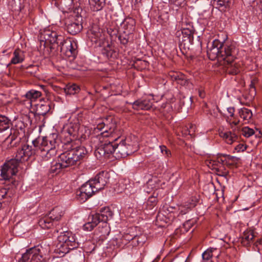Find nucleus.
Masks as SVG:
<instances>
[{
	"label": "nucleus",
	"instance_id": "2",
	"mask_svg": "<svg viewBox=\"0 0 262 262\" xmlns=\"http://www.w3.org/2000/svg\"><path fill=\"white\" fill-rule=\"evenodd\" d=\"M107 173L102 171L83 184L77 193L78 199L81 202H84L91 197L95 192L104 188L107 183Z\"/></svg>",
	"mask_w": 262,
	"mask_h": 262
},
{
	"label": "nucleus",
	"instance_id": "57",
	"mask_svg": "<svg viewBox=\"0 0 262 262\" xmlns=\"http://www.w3.org/2000/svg\"><path fill=\"white\" fill-rule=\"evenodd\" d=\"M157 202V199L154 196H150L148 200L147 203H151L152 205H155Z\"/></svg>",
	"mask_w": 262,
	"mask_h": 262
},
{
	"label": "nucleus",
	"instance_id": "27",
	"mask_svg": "<svg viewBox=\"0 0 262 262\" xmlns=\"http://www.w3.org/2000/svg\"><path fill=\"white\" fill-rule=\"evenodd\" d=\"M91 9L94 11L102 9L105 4V0H89Z\"/></svg>",
	"mask_w": 262,
	"mask_h": 262
},
{
	"label": "nucleus",
	"instance_id": "23",
	"mask_svg": "<svg viewBox=\"0 0 262 262\" xmlns=\"http://www.w3.org/2000/svg\"><path fill=\"white\" fill-rule=\"evenodd\" d=\"M135 20L132 18L126 19L122 23V28L125 33L133 34L135 29Z\"/></svg>",
	"mask_w": 262,
	"mask_h": 262
},
{
	"label": "nucleus",
	"instance_id": "19",
	"mask_svg": "<svg viewBox=\"0 0 262 262\" xmlns=\"http://www.w3.org/2000/svg\"><path fill=\"white\" fill-rule=\"evenodd\" d=\"M89 37L91 41L97 43L103 38L102 32L97 26H93L88 32Z\"/></svg>",
	"mask_w": 262,
	"mask_h": 262
},
{
	"label": "nucleus",
	"instance_id": "42",
	"mask_svg": "<svg viewBox=\"0 0 262 262\" xmlns=\"http://www.w3.org/2000/svg\"><path fill=\"white\" fill-rule=\"evenodd\" d=\"M95 155L97 158H101L102 157H108L102 145L95 150Z\"/></svg>",
	"mask_w": 262,
	"mask_h": 262
},
{
	"label": "nucleus",
	"instance_id": "54",
	"mask_svg": "<svg viewBox=\"0 0 262 262\" xmlns=\"http://www.w3.org/2000/svg\"><path fill=\"white\" fill-rule=\"evenodd\" d=\"M171 3L177 6H181L185 4V0H169Z\"/></svg>",
	"mask_w": 262,
	"mask_h": 262
},
{
	"label": "nucleus",
	"instance_id": "22",
	"mask_svg": "<svg viewBox=\"0 0 262 262\" xmlns=\"http://www.w3.org/2000/svg\"><path fill=\"white\" fill-rule=\"evenodd\" d=\"M220 254V251L215 248H209L202 254V258L204 262H212V257L216 255L218 257Z\"/></svg>",
	"mask_w": 262,
	"mask_h": 262
},
{
	"label": "nucleus",
	"instance_id": "24",
	"mask_svg": "<svg viewBox=\"0 0 262 262\" xmlns=\"http://www.w3.org/2000/svg\"><path fill=\"white\" fill-rule=\"evenodd\" d=\"M172 81H175L177 83L184 85L187 83L185 76L180 73L170 72L169 74Z\"/></svg>",
	"mask_w": 262,
	"mask_h": 262
},
{
	"label": "nucleus",
	"instance_id": "17",
	"mask_svg": "<svg viewBox=\"0 0 262 262\" xmlns=\"http://www.w3.org/2000/svg\"><path fill=\"white\" fill-rule=\"evenodd\" d=\"M152 99L147 97L139 99L132 104L134 110H148L152 107Z\"/></svg>",
	"mask_w": 262,
	"mask_h": 262
},
{
	"label": "nucleus",
	"instance_id": "36",
	"mask_svg": "<svg viewBox=\"0 0 262 262\" xmlns=\"http://www.w3.org/2000/svg\"><path fill=\"white\" fill-rule=\"evenodd\" d=\"M102 225L98 227V230L100 234V236L105 237L108 235L110 232L109 228L107 224V222H101Z\"/></svg>",
	"mask_w": 262,
	"mask_h": 262
},
{
	"label": "nucleus",
	"instance_id": "9",
	"mask_svg": "<svg viewBox=\"0 0 262 262\" xmlns=\"http://www.w3.org/2000/svg\"><path fill=\"white\" fill-rule=\"evenodd\" d=\"M58 241V246L63 250H67L68 252L70 250L74 249L78 247V243L76 242L75 236L71 231H63L60 235L57 236Z\"/></svg>",
	"mask_w": 262,
	"mask_h": 262
},
{
	"label": "nucleus",
	"instance_id": "44",
	"mask_svg": "<svg viewBox=\"0 0 262 262\" xmlns=\"http://www.w3.org/2000/svg\"><path fill=\"white\" fill-rule=\"evenodd\" d=\"M237 161L236 157L230 155H226L225 164L227 166H231L234 165Z\"/></svg>",
	"mask_w": 262,
	"mask_h": 262
},
{
	"label": "nucleus",
	"instance_id": "7",
	"mask_svg": "<svg viewBox=\"0 0 262 262\" xmlns=\"http://www.w3.org/2000/svg\"><path fill=\"white\" fill-rule=\"evenodd\" d=\"M63 36L61 35H58L55 31L50 30H45L41 34L40 43H43V46L50 45V48L51 51H58L59 44L62 40Z\"/></svg>",
	"mask_w": 262,
	"mask_h": 262
},
{
	"label": "nucleus",
	"instance_id": "52",
	"mask_svg": "<svg viewBox=\"0 0 262 262\" xmlns=\"http://www.w3.org/2000/svg\"><path fill=\"white\" fill-rule=\"evenodd\" d=\"M160 148L161 152L167 157H168L171 154L169 150L164 145L160 146Z\"/></svg>",
	"mask_w": 262,
	"mask_h": 262
},
{
	"label": "nucleus",
	"instance_id": "60",
	"mask_svg": "<svg viewBox=\"0 0 262 262\" xmlns=\"http://www.w3.org/2000/svg\"><path fill=\"white\" fill-rule=\"evenodd\" d=\"M218 172V174L221 176L223 177H226L229 174V171H224V172H223V171H217Z\"/></svg>",
	"mask_w": 262,
	"mask_h": 262
},
{
	"label": "nucleus",
	"instance_id": "33",
	"mask_svg": "<svg viewBox=\"0 0 262 262\" xmlns=\"http://www.w3.org/2000/svg\"><path fill=\"white\" fill-rule=\"evenodd\" d=\"M79 87L76 84H67L64 88V91L66 94L74 95L79 91Z\"/></svg>",
	"mask_w": 262,
	"mask_h": 262
},
{
	"label": "nucleus",
	"instance_id": "6",
	"mask_svg": "<svg viewBox=\"0 0 262 262\" xmlns=\"http://www.w3.org/2000/svg\"><path fill=\"white\" fill-rule=\"evenodd\" d=\"M113 216V213L108 207L102 208L99 213H95L89 217V222L83 226V229L85 231H91L100 222H107Z\"/></svg>",
	"mask_w": 262,
	"mask_h": 262
},
{
	"label": "nucleus",
	"instance_id": "18",
	"mask_svg": "<svg viewBox=\"0 0 262 262\" xmlns=\"http://www.w3.org/2000/svg\"><path fill=\"white\" fill-rule=\"evenodd\" d=\"M235 49H234V56H235ZM235 57H233V59L232 61L228 63L227 62H225L223 61V64L225 66L226 68V71L227 73L230 75H236L240 71L239 70V66L236 63L234 62Z\"/></svg>",
	"mask_w": 262,
	"mask_h": 262
},
{
	"label": "nucleus",
	"instance_id": "47",
	"mask_svg": "<svg viewBox=\"0 0 262 262\" xmlns=\"http://www.w3.org/2000/svg\"><path fill=\"white\" fill-rule=\"evenodd\" d=\"M195 128V126L191 124L189 125V127H186L182 132H184L185 135H189L190 136H192L194 134Z\"/></svg>",
	"mask_w": 262,
	"mask_h": 262
},
{
	"label": "nucleus",
	"instance_id": "21",
	"mask_svg": "<svg viewBox=\"0 0 262 262\" xmlns=\"http://www.w3.org/2000/svg\"><path fill=\"white\" fill-rule=\"evenodd\" d=\"M119 141V138L112 139L109 140L108 142L106 141L105 142L102 144L106 154L109 157L110 154L115 153L116 154V148L117 145V142Z\"/></svg>",
	"mask_w": 262,
	"mask_h": 262
},
{
	"label": "nucleus",
	"instance_id": "34",
	"mask_svg": "<svg viewBox=\"0 0 262 262\" xmlns=\"http://www.w3.org/2000/svg\"><path fill=\"white\" fill-rule=\"evenodd\" d=\"M41 95V93L40 92L35 90H31L25 94V96L26 98L31 100V101H33L40 97Z\"/></svg>",
	"mask_w": 262,
	"mask_h": 262
},
{
	"label": "nucleus",
	"instance_id": "51",
	"mask_svg": "<svg viewBox=\"0 0 262 262\" xmlns=\"http://www.w3.org/2000/svg\"><path fill=\"white\" fill-rule=\"evenodd\" d=\"M73 3V0H61L59 3V6L62 5L66 7L71 8Z\"/></svg>",
	"mask_w": 262,
	"mask_h": 262
},
{
	"label": "nucleus",
	"instance_id": "20",
	"mask_svg": "<svg viewBox=\"0 0 262 262\" xmlns=\"http://www.w3.org/2000/svg\"><path fill=\"white\" fill-rule=\"evenodd\" d=\"M178 38L179 47L181 50H189L193 42V37L177 35Z\"/></svg>",
	"mask_w": 262,
	"mask_h": 262
},
{
	"label": "nucleus",
	"instance_id": "64",
	"mask_svg": "<svg viewBox=\"0 0 262 262\" xmlns=\"http://www.w3.org/2000/svg\"><path fill=\"white\" fill-rule=\"evenodd\" d=\"M239 123V121H232L231 123V127L233 128V125L234 126H236Z\"/></svg>",
	"mask_w": 262,
	"mask_h": 262
},
{
	"label": "nucleus",
	"instance_id": "8",
	"mask_svg": "<svg viewBox=\"0 0 262 262\" xmlns=\"http://www.w3.org/2000/svg\"><path fill=\"white\" fill-rule=\"evenodd\" d=\"M64 210L61 206H56L50 211L49 213L38 221L39 226L42 229H50L53 225V222L59 220L63 215Z\"/></svg>",
	"mask_w": 262,
	"mask_h": 262
},
{
	"label": "nucleus",
	"instance_id": "62",
	"mask_svg": "<svg viewBox=\"0 0 262 262\" xmlns=\"http://www.w3.org/2000/svg\"><path fill=\"white\" fill-rule=\"evenodd\" d=\"M199 95L200 98H204L205 96V93L204 91L202 90H199L198 91Z\"/></svg>",
	"mask_w": 262,
	"mask_h": 262
},
{
	"label": "nucleus",
	"instance_id": "40",
	"mask_svg": "<svg viewBox=\"0 0 262 262\" xmlns=\"http://www.w3.org/2000/svg\"><path fill=\"white\" fill-rule=\"evenodd\" d=\"M231 0H217L216 5L221 11H225L229 7Z\"/></svg>",
	"mask_w": 262,
	"mask_h": 262
},
{
	"label": "nucleus",
	"instance_id": "1",
	"mask_svg": "<svg viewBox=\"0 0 262 262\" xmlns=\"http://www.w3.org/2000/svg\"><path fill=\"white\" fill-rule=\"evenodd\" d=\"M62 147L64 151L58 156L57 161L51 164L50 172L53 174H57L63 169L76 164L88 153L84 147L78 145L72 140L67 141Z\"/></svg>",
	"mask_w": 262,
	"mask_h": 262
},
{
	"label": "nucleus",
	"instance_id": "46",
	"mask_svg": "<svg viewBox=\"0 0 262 262\" xmlns=\"http://www.w3.org/2000/svg\"><path fill=\"white\" fill-rule=\"evenodd\" d=\"M194 31L190 30H180L176 33L177 35L184 36L185 37H193Z\"/></svg>",
	"mask_w": 262,
	"mask_h": 262
},
{
	"label": "nucleus",
	"instance_id": "4",
	"mask_svg": "<svg viewBox=\"0 0 262 262\" xmlns=\"http://www.w3.org/2000/svg\"><path fill=\"white\" fill-rule=\"evenodd\" d=\"M57 138V135L53 134L41 139L38 138L33 140L35 145H40L37 154L42 160L48 161L56 156L58 146Z\"/></svg>",
	"mask_w": 262,
	"mask_h": 262
},
{
	"label": "nucleus",
	"instance_id": "12",
	"mask_svg": "<svg viewBox=\"0 0 262 262\" xmlns=\"http://www.w3.org/2000/svg\"><path fill=\"white\" fill-rule=\"evenodd\" d=\"M33 145H29L27 144L23 145L20 149H19L14 158L19 163L27 161L31 156L37 154V150L40 145H35L33 141Z\"/></svg>",
	"mask_w": 262,
	"mask_h": 262
},
{
	"label": "nucleus",
	"instance_id": "39",
	"mask_svg": "<svg viewBox=\"0 0 262 262\" xmlns=\"http://www.w3.org/2000/svg\"><path fill=\"white\" fill-rule=\"evenodd\" d=\"M180 26L181 27L180 30L189 29L191 31H194L192 23L188 22L186 19H182V21L180 23Z\"/></svg>",
	"mask_w": 262,
	"mask_h": 262
},
{
	"label": "nucleus",
	"instance_id": "15",
	"mask_svg": "<svg viewBox=\"0 0 262 262\" xmlns=\"http://www.w3.org/2000/svg\"><path fill=\"white\" fill-rule=\"evenodd\" d=\"M82 20L81 16L76 15V17H72L71 19L67 20L68 32L72 35H75L80 32L82 29Z\"/></svg>",
	"mask_w": 262,
	"mask_h": 262
},
{
	"label": "nucleus",
	"instance_id": "48",
	"mask_svg": "<svg viewBox=\"0 0 262 262\" xmlns=\"http://www.w3.org/2000/svg\"><path fill=\"white\" fill-rule=\"evenodd\" d=\"M206 164L207 165L211 168L212 169H215L216 170V167L220 166L221 164L219 163L217 159H211L210 160H208L206 161Z\"/></svg>",
	"mask_w": 262,
	"mask_h": 262
},
{
	"label": "nucleus",
	"instance_id": "29",
	"mask_svg": "<svg viewBox=\"0 0 262 262\" xmlns=\"http://www.w3.org/2000/svg\"><path fill=\"white\" fill-rule=\"evenodd\" d=\"M254 237L253 231L246 230L243 233L242 243L244 245L247 246L250 244V242L254 238Z\"/></svg>",
	"mask_w": 262,
	"mask_h": 262
},
{
	"label": "nucleus",
	"instance_id": "13",
	"mask_svg": "<svg viewBox=\"0 0 262 262\" xmlns=\"http://www.w3.org/2000/svg\"><path fill=\"white\" fill-rule=\"evenodd\" d=\"M117 125L116 121L112 117L104 119L102 122L99 123L96 127L94 128L95 133L101 132L100 136L103 137H110L116 130Z\"/></svg>",
	"mask_w": 262,
	"mask_h": 262
},
{
	"label": "nucleus",
	"instance_id": "10",
	"mask_svg": "<svg viewBox=\"0 0 262 262\" xmlns=\"http://www.w3.org/2000/svg\"><path fill=\"white\" fill-rule=\"evenodd\" d=\"M77 41L72 38L64 39L59 44V49L61 53L68 58L74 59L78 53Z\"/></svg>",
	"mask_w": 262,
	"mask_h": 262
},
{
	"label": "nucleus",
	"instance_id": "35",
	"mask_svg": "<svg viewBox=\"0 0 262 262\" xmlns=\"http://www.w3.org/2000/svg\"><path fill=\"white\" fill-rule=\"evenodd\" d=\"M118 26L116 23L112 22V25H110L107 28V33L113 38L116 37L118 33Z\"/></svg>",
	"mask_w": 262,
	"mask_h": 262
},
{
	"label": "nucleus",
	"instance_id": "55",
	"mask_svg": "<svg viewBox=\"0 0 262 262\" xmlns=\"http://www.w3.org/2000/svg\"><path fill=\"white\" fill-rule=\"evenodd\" d=\"M63 132L67 133L70 136H75L74 133V129L72 127V126H68L67 128H64Z\"/></svg>",
	"mask_w": 262,
	"mask_h": 262
},
{
	"label": "nucleus",
	"instance_id": "14",
	"mask_svg": "<svg viewBox=\"0 0 262 262\" xmlns=\"http://www.w3.org/2000/svg\"><path fill=\"white\" fill-rule=\"evenodd\" d=\"M19 162L15 159H12L6 162L1 169V176L5 180H9L17 172Z\"/></svg>",
	"mask_w": 262,
	"mask_h": 262
},
{
	"label": "nucleus",
	"instance_id": "31",
	"mask_svg": "<svg viewBox=\"0 0 262 262\" xmlns=\"http://www.w3.org/2000/svg\"><path fill=\"white\" fill-rule=\"evenodd\" d=\"M133 34H129V33L123 32V33L119 36L118 38L121 44L126 46L128 42L133 41Z\"/></svg>",
	"mask_w": 262,
	"mask_h": 262
},
{
	"label": "nucleus",
	"instance_id": "45",
	"mask_svg": "<svg viewBox=\"0 0 262 262\" xmlns=\"http://www.w3.org/2000/svg\"><path fill=\"white\" fill-rule=\"evenodd\" d=\"M9 190V188H2L0 189V204H2L4 202L3 201L4 199H7L8 196L10 197V195H8Z\"/></svg>",
	"mask_w": 262,
	"mask_h": 262
},
{
	"label": "nucleus",
	"instance_id": "56",
	"mask_svg": "<svg viewBox=\"0 0 262 262\" xmlns=\"http://www.w3.org/2000/svg\"><path fill=\"white\" fill-rule=\"evenodd\" d=\"M58 231L56 229H52L50 232L48 234L49 237H53L57 236Z\"/></svg>",
	"mask_w": 262,
	"mask_h": 262
},
{
	"label": "nucleus",
	"instance_id": "41",
	"mask_svg": "<svg viewBox=\"0 0 262 262\" xmlns=\"http://www.w3.org/2000/svg\"><path fill=\"white\" fill-rule=\"evenodd\" d=\"M101 52L102 54L107 58L113 57L114 54H115V52L112 49L109 45H107L106 48H104Z\"/></svg>",
	"mask_w": 262,
	"mask_h": 262
},
{
	"label": "nucleus",
	"instance_id": "63",
	"mask_svg": "<svg viewBox=\"0 0 262 262\" xmlns=\"http://www.w3.org/2000/svg\"><path fill=\"white\" fill-rule=\"evenodd\" d=\"M258 245L262 246V238H260L258 239L255 243V246L257 247L258 250H259V248L258 247Z\"/></svg>",
	"mask_w": 262,
	"mask_h": 262
},
{
	"label": "nucleus",
	"instance_id": "50",
	"mask_svg": "<svg viewBox=\"0 0 262 262\" xmlns=\"http://www.w3.org/2000/svg\"><path fill=\"white\" fill-rule=\"evenodd\" d=\"M162 209L165 212H168V213H174L176 208L175 207L165 205L163 207Z\"/></svg>",
	"mask_w": 262,
	"mask_h": 262
},
{
	"label": "nucleus",
	"instance_id": "37",
	"mask_svg": "<svg viewBox=\"0 0 262 262\" xmlns=\"http://www.w3.org/2000/svg\"><path fill=\"white\" fill-rule=\"evenodd\" d=\"M238 133L240 135H243L246 138H249L254 135V130L252 128L245 126L239 130Z\"/></svg>",
	"mask_w": 262,
	"mask_h": 262
},
{
	"label": "nucleus",
	"instance_id": "5",
	"mask_svg": "<svg viewBox=\"0 0 262 262\" xmlns=\"http://www.w3.org/2000/svg\"><path fill=\"white\" fill-rule=\"evenodd\" d=\"M50 251L49 245H38L27 249L18 262H47Z\"/></svg>",
	"mask_w": 262,
	"mask_h": 262
},
{
	"label": "nucleus",
	"instance_id": "43",
	"mask_svg": "<svg viewBox=\"0 0 262 262\" xmlns=\"http://www.w3.org/2000/svg\"><path fill=\"white\" fill-rule=\"evenodd\" d=\"M38 70V68L36 66L30 65L27 67L26 69V73L33 76H35Z\"/></svg>",
	"mask_w": 262,
	"mask_h": 262
},
{
	"label": "nucleus",
	"instance_id": "38",
	"mask_svg": "<svg viewBox=\"0 0 262 262\" xmlns=\"http://www.w3.org/2000/svg\"><path fill=\"white\" fill-rule=\"evenodd\" d=\"M50 110L49 104H41L37 107V112L39 115H45Z\"/></svg>",
	"mask_w": 262,
	"mask_h": 262
},
{
	"label": "nucleus",
	"instance_id": "49",
	"mask_svg": "<svg viewBox=\"0 0 262 262\" xmlns=\"http://www.w3.org/2000/svg\"><path fill=\"white\" fill-rule=\"evenodd\" d=\"M226 155L219 154L216 157L219 163L221 164V165H222L223 166L226 165Z\"/></svg>",
	"mask_w": 262,
	"mask_h": 262
},
{
	"label": "nucleus",
	"instance_id": "11",
	"mask_svg": "<svg viewBox=\"0 0 262 262\" xmlns=\"http://www.w3.org/2000/svg\"><path fill=\"white\" fill-rule=\"evenodd\" d=\"M116 148V156L118 158H125L134 153L137 150L138 146L133 144L129 139L119 140Z\"/></svg>",
	"mask_w": 262,
	"mask_h": 262
},
{
	"label": "nucleus",
	"instance_id": "3",
	"mask_svg": "<svg viewBox=\"0 0 262 262\" xmlns=\"http://www.w3.org/2000/svg\"><path fill=\"white\" fill-rule=\"evenodd\" d=\"M234 46L224 44L219 39H215L207 47V55L211 60L217 59L220 61H225L228 63L233 59Z\"/></svg>",
	"mask_w": 262,
	"mask_h": 262
},
{
	"label": "nucleus",
	"instance_id": "61",
	"mask_svg": "<svg viewBox=\"0 0 262 262\" xmlns=\"http://www.w3.org/2000/svg\"><path fill=\"white\" fill-rule=\"evenodd\" d=\"M227 111L231 117H233L234 116V107H229V108H228Z\"/></svg>",
	"mask_w": 262,
	"mask_h": 262
},
{
	"label": "nucleus",
	"instance_id": "32",
	"mask_svg": "<svg viewBox=\"0 0 262 262\" xmlns=\"http://www.w3.org/2000/svg\"><path fill=\"white\" fill-rule=\"evenodd\" d=\"M196 205V202L192 200L191 202L187 203L186 202L185 204L181 205L179 206V210L180 211V214H184L186 213L188 210L191 208L194 207Z\"/></svg>",
	"mask_w": 262,
	"mask_h": 262
},
{
	"label": "nucleus",
	"instance_id": "25",
	"mask_svg": "<svg viewBox=\"0 0 262 262\" xmlns=\"http://www.w3.org/2000/svg\"><path fill=\"white\" fill-rule=\"evenodd\" d=\"M13 57L12 58L10 63L16 64L22 62L25 59L24 52L20 49H16L13 52Z\"/></svg>",
	"mask_w": 262,
	"mask_h": 262
},
{
	"label": "nucleus",
	"instance_id": "59",
	"mask_svg": "<svg viewBox=\"0 0 262 262\" xmlns=\"http://www.w3.org/2000/svg\"><path fill=\"white\" fill-rule=\"evenodd\" d=\"M216 171H223V172H224V171H228V170H227L225 167V165H220V166L218 167H216Z\"/></svg>",
	"mask_w": 262,
	"mask_h": 262
},
{
	"label": "nucleus",
	"instance_id": "30",
	"mask_svg": "<svg viewBox=\"0 0 262 262\" xmlns=\"http://www.w3.org/2000/svg\"><path fill=\"white\" fill-rule=\"evenodd\" d=\"M11 124L10 120L7 117L0 115V132L9 128Z\"/></svg>",
	"mask_w": 262,
	"mask_h": 262
},
{
	"label": "nucleus",
	"instance_id": "28",
	"mask_svg": "<svg viewBox=\"0 0 262 262\" xmlns=\"http://www.w3.org/2000/svg\"><path fill=\"white\" fill-rule=\"evenodd\" d=\"M239 115L245 123H248L252 118L253 114L250 110L243 107L239 111Z\"/></svg>",
	"mask_w": 262,
	"mask_h": 262
},
{
	"label": "nucleus",
	"instance_id": "26",
	"mask_svg": "<svg viewBox=\"0 0 262 262\" xmlns=\"http://www.w3.org/2000/svg\"><path fill=\"white\" fill-rule=\"evenodd\" d=\"M220 135L229 144H231L234 141L237 139V135L235 133H232L231 132H222Z\"/></svg>",
	"mask_w": 262,
	"mask_h": 262
},
{
	"label": "nucleus",
	"instance_id": "53",
	"mask_svg": "<svg viewBox=\"0 0 262 262\" xmlns=\"http://www.w3.org/2000/svg\"><path fill=\"white\" fill-rule=\"evenodd\" d=\"M247 148V146L244 144H238L235 147V149L237 150V152L244 151Z\"/></svg>",
	"mask_w": 262,
	"mask_h": 262
},
{
	"label": "nucleus",
	"instance_id": "16",
	"mask_svg": "<svg viewBox=\"0 0 262 262\" xmlns=\"http://www.w3.org/2000/svg\"><path fill=\"white\" fill-rule=\"evenodd\" d=\"M19 133L17 130L11 128L10 134L3 142V146L6 148H11L17 146L21 137H18Z\"/></svg>",
	"mask_w": 262,
	"mask_h": 262
},
{
	"label": "nucleus",
	"instance_id": "58",
	"mask_svg": "<svg viewBox=\"0 0 262 262\" xmlns=\"http://www.w3.org/2000/svg\"><path fill=\"white\" fill-rule=\"evenodd\" d=\"M255 81V80H252L250 85V92L253 93L254 95L255 94V88L254 86V83Z\"/></svg>",
	"mask_w": 262,
	"mask_h": 262
}]
</instances>
